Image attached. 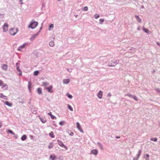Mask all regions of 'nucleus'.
<instances>
[{"label":"nucleus","mask_w":160,"mask_h":160,"mask_svg":"<svg viewBox=\"0 0 160 160\" xmlns=\"http://www.w3.org/2000/svg\"><path fill=\"white\" fill-rule=\"evenodd\" d=\"M0 87H1V88L4 90H8V85L4 83L2 81L0 80Z\"/></svg>","instance_id":"nucleus-1"},{"label":"nucleus","mask_w":160,"mask_h":160,"mask_svg":"<svg viewBox=\"0 0 160 160\" xmlns=\"http://www.w3.org/2000/svg\"><path fill=\"white\" fill-rule=\"evenodd\" d=\"M18 28H12L9 30V33L12 35H15L18 32Z\"/></svg>","instance_id":"nucleus-2"},{"label":"nucleus","mask_w":160,"mask_h":160,"mask_svg":"<svg viewBox=\"0 0 160 160\" xmlns=\"http://www.w3.org/2000/svg\"><path fill=\"white\" fill-rule=\"evenodd\" d=\"M38 22H37L32 21L30 23L28 27L32 29L35 28L38 25Z\"/></svg>","instance_id":"nucleus-3"},{"label":"nucleus","mask_w":160,"mask_h":160,"mask_svg":"<svg viewBox=\"0 0 160 160\" xmlns=\"http://www.w3.org/2000/svg\"><path fill=\"white\" fill-rule=\"evenodd\" d=\"M8 25L7 23H5L3 26V32H6L8 29Z\"/></svg>","instance_id":"nucleus-4"},{"label":"nucleus","mask_w":160,"mask_h":160,"mask_svg":"<svg viewBox=\"0 0 160 160\" xmlns=\"http://www.w3.org/2000/svg\"><path fill=\"white\" fill-rule=\"evenodd\" d=\"M57 142H58V143L59 145L61 147H62L64 148L66 150L68 149L67 147L66 146H65L64 145L63 142L62 141H61L59 140H58Z\"/></svg>","instance_id":"nucleus-5"},{"label":"nucleus","mask_w":160,"mask_h":160,"mask_svg":"<svg viewBox=\"0 0 160 160\" xmlns=\"http://www.w3.org/2000/svg\"><path fill=\"white\" fill-rule=\"evenodd\" d=\"M76 125H77V128L81 132H83L82 130V129L81 128V126L80 124H79V123L78 122H77L76 123Z\"/></svg>","instance_id":"nucleus-6"},{"label":"nucleus","mask_w":160,"mask_h":160,"mask_svg":"<svg viewBox=\"0 0 160 160\" xmlns=\"http://www.w3.org/2000/svg\"><path fill=\"white\" fill-rule=\"evenodd\" d=\"M103 92L102 91H100L97 94L98 98L101 99L102 98Z\"/></svg>","instance_id":"nucleus-7"},{"label":"nucleus","mask_w":160,"mask_h":160,"mask_svg":"<svg viewBox=\"0 0 160 160\" xmlns=\"http://www.w3.org/2000/svg\"><path fill=\"white\" fill-rule=\"evenodd\" d=\"M91 154L96 155L98 153V151L96 149H93L91 152Z\"/></svg>","instance_id":"nucleus-8"},{"label":"nucleus","mask_w":160,"mask_h":160,"mask_svg":"<svg viewBox=\"0 0 160 160\" xmlns=\"http://www.w3.org/2000/svg\"><path fill=\"white\" fill-rule=\"evenodd\" d=\"M52 86H50L49 87L47 88V89L48 91L50 92H53L52 89Z\"/></svg>","instance_id":"nucleus-9"},{"label":"nucleus","mask_w":160,"mask_h":160,"mask_svg":"<svg viewBox=\"0 0 160 160\" xmlns=\"http://www.w3.org/2000/svg\"><path fill=\"white\" fill-rule=\"evenodd\" d=\"M48 115H50L51 116V118L52 119H56V117L55 116H54L52 114V113L51 112L48 113Z\"/></svg>","instance_id":"nucleus-10"},{"label":"nucleus","mask_w":160,"mask_h":160,"mask_svg":"<svg viewBox=\"0 0 160 160\" xmlns=\"http://www.w3.org/2000/svg\"><path fill=\"white\" fill-rule=\"evenodd\" d=\"M0 98H2L4 99L7 100V97L4 95L2 93H0Z\"/></svg>","instance_id":"nucleus-11"},{"label":"nucleus","mask_w":160,"mask_h":160,"mask_svg":"<svg viewBox=\"0 0 160 160\" xmlns=\"http://www.w3.org/2000/svg\"><path fill=\"white\" fill-rule=\"evenodd\" d=\"M26 43L23 44L22 45L20 46L18 48V50L19 51L21 50V49L25 48V47L26 46Z\"/></svg>","instance_id":"nucleus-12"},{"label":"nucleus","mask_w":160,"mask_h":160,"mask_svg":"<svg viewBox=\"0 0 160 160\" xmlns=\"http://www.w3.org/2000/svg\"><path fill=\"white\" fill-rule=\"evenodd\" d=\"M135 17L137 21L139 22H142L141 19L138 16L136 15Z\"/></svg>","instance_id":"nucleus-13"},{"label":"nucleus","mask_w":160,"mask_h":160,"mask_svg":"<svg viewBox=\"0 0 160 160\" xmlns=\"http://www.w3.org/2000/svg\"><path fill=\"white\" fill-rule=\"evenodd\" d=\"M8 65L6 64H3L2 66V68L4 70H6L8 68Z\"/></svg>","instance_id":"nucleus-14"},{"label":"nucleus","mask_w":160,"mask_h":160,"mask_svg":"<svg viewBox=\"0 0 160 160\" xmlns=\"http://www.w3.org/2000/svg\"><path fill=\"white\" fill-rule=\"evenodd\" d=\"M4 103L9 107H11L12 105V103H11L8 101H5L4 102Z\"/></svg>","instance_id":"nucleus-15"},{"label":"nucleus","mask_w":160,"mask_h":160,"mask_svg":"<svg viewBox=\"0 0 160 160\" xmlns=\"http://www.w3.org/2000/svg\"><path fill=\"white\" fill-rule=\"evenodd\" d=\"M39 118L41 120V121L43 123H45L46 122V120L44 118H41L40 116L39 117Z\"/></svg>","instance_id":"nucleus-16"},{"label":"nucleus","mask_w":160,"mask_h":160,"mask_svg":"<svg viewBox=\"0 0 160 160\" xmlns=\"http://www.w3.org/2000/svg\"><path fill=\"white\" fill-rule=\"evenodd\" d=\"M70 82V80L69 79H64L63 81V82L64 84H67Z\"/></svg>","instance_id":"nucleus-17"},{"label":"nucleus","mask_w":160,"mask_h":160,"mask_svg":"<svg viewBox=\"0 0 160 160\" xmlns=\"http://www.w3.org/2000/svg\"><path fill=\"white\" fill-rule=\"evenodd\" d=\"M53 143L52 142H51L49 143L48 145V148L49 149H50L52 148L53 147Z\"/></svg>","instance_id":"nucleus-18"},{"label":"nucleus","mask_w":160,"mask_h":160,"mask_svg":"<svg viewBox=\"0 0 160 160\" xmlns=\"http://www.w3.org/2000/svg\"><path fill=\"white\" fill-rule=\"evenodd\" d=\"M49 135L52 138H54L55 135L54 134V133L53 132H51L49 133Z\"/></svg>","instance_id":"nucleus-19"},{"label":"nucleus","mask_w":160,"mask_h":160,"mask_svg":"<svg viewBox=\"0 0 160 160\" xmlns=\"http://www.w3.org/2000/svg\"><path fill=\"white\" fill-rule=\"evenodd\" d=\"M37 92L39 94H41L42 92V89L41 88H38L37 89Z\"/></svg>","instance_id":"nucleus-20"},{"label":"nucleus","mask_w":160,"mask_h":160,"mask_svg":"<svg viewBox=\"0 0 160 160\" xmlns=\"http://www.w3.org/2000/svg\"><path fill=\"white\" fill-rule=\"evenodd\" d=\"M54 27V25L53 24H52L50 26H49L48 28L49 30H51Z\"/></svg>","instance_id":"nucleus-21"},{"label":"nucleus","mask_w":160,"mask_h":160,"mask_svg":"<svg viewBox=\"0 0 160 160\" xmlns=\"http://www.w3.org/2000/svg\"><path fill=\"white\" fill-rule=\"evenodd\" d=\"M26 136L25 135H23L22 136V137L21 138V139L22 140H26Z\"/></svg>","instance_id":"nucleus-22"},{"label":"nucleus","mask_w":160,"mask_h":160,"mask_svg":"<svg viewBox=\"0 0 160 160\" xmlns=\"http://www.w3.org/2000/svg\"><path fill=\"white\" fill-rule=\"evenodd\" d=\"M143 30L144 32H145L147 33H149V30H148V29H146V28H145L144 27L143 28Z\"/></svg>","instance_id":"nucleus-23"},{"label":"nucleus","mask_w":160,"mask_h":160,"mask_svg":"<svg viewBox=\"0 0 160 160\" xmlns=\"http://www.w3.org/2000/svg\"><path fill=\"white\" fill-rule=\"evenodd\" d=\"M49 45L51 47H52L54 45V42L53 41H51L49 43Z\"/></svg>","instance_id":"nucleus-24"},{"label":"nucleus","mask_w":160,"mask_h":160,"mask_svg":"<svg viewBox=\"0 0 160 160\" xmlns=\"http://www.w3.org/2000/svg\"><path fill=\"white\" fill-rule=\"evenodd\" d=\"M68 108H69L70 111H73V109L71 106H70L69 105H68Z\"/></svg>","instance_id":"nucleus-25"},{"label":"nucleus","mask_w":160,"mask_h":160,"mask_svg":"<svg viewBox=\"0 0 160 160\" xmlns=\"http://www.w3.org/2000/svg\"><path fill=\"white\" fill-rule=\"evenodd\" d=\"M132 98L134 99L135 101H138V100L137 97L135 96H132Z\"/></svg>","instance_id":"nucleus-26"},{"label":"nucleus","mask_w":160,"mask_h":160,"mask_svg":"<svg viewBox=\"0 0 160 160\" xmlns=\"http://www.w3.org/2000/svg\"><path fill=\"white\" fill-rule=\"evenodd\" d=\"M151 140L153 141L154 142H156L157 141V138H151Z\"/></svg>","instance_id":"nucleus-27"},{"label":"nucleus","mask_w":160,"mask_h":160,"mask_svg":"<svg viewBox=\"0 0 160 160\" xmlns=\"http://www.w3.org/2000/svg\"><path fill=\"white\" fill-rule=\"evenodd\" d=\"M39 73V72L38 71H35L34 72V75L35 76L37 75Z\"/></svg>","instance_id":"nucleus-28"},{"label":"nucleus","mask_w":160,"mask_h":160,"mask_svg":"<svg viewBox=\"0 0 160 160\" xmlns=\"http://www.w3.org/2000/svg\"><path fill=\"white\" fill-rule=\"evenodd\" d=\"M65 123V121H61V122H59V124L61 125V126H62V125H64V124Z\"/></svg>","instance_id":"nucleus-29"},{"label":"nucleus","mask_w":160,"mask_h":160,"mask_svg":"<svg viewBox=\"0 0 160 160\" xmlns=\"http://www.w3.org/2000/svg\"><path fill=\"white\" fill-rule=\"evenodd\" d=\"M146 158V160H149V159H148V158L149 157V155L148 154H146L145 155V158Z\"/></svg>","instance_id":"nucleus-30"},{"label":"nucleus","mask_w":160,"mask_h":160,"mask_svg":"<svg viewBox=\"0 0 160 160\" xmlns=\"http://www.w3.org/2000/svg\"><path fill=\"white\" fill-rule=\"evenodd\" d=\"M31 86H32V84H31V83L30 82H29L28 88L30 90V88H31Z\"/></svg>","instance_id":"nucleus-31"},{"label":"nucleus","mask_w":160,"mask_h":160,"mask_svg":"<svg viewBox=\"0 0 160 160\" xmlns=\"http://www.w3.org/2000/svg\"><path fill=\"white\" fill-rule=\"evenodd\" d=\"M17 70L18 71H19L20 72V73L19 74L20 75H21L22 74V72H21V71L19 67L18 66H17Z\"/></svg>","instance_id":"nucleus-32"},{"label":"nucleus","mask_w":160,"mask_h":160,"mask_svg":"<svg viewBox=\"0 0 160 160\" xmlns=\"http://www.w3.org/2000/svg\"><path fill=\"white\" fill-rule=\"evenodd\" d=\"M67 95L68 98H72V96L71 95H70L68 93H67Z\"/></svg>","instance_id":"nucleus-33"},{"label":"nucleus","mask_w":160,"mask_h":160,"mask_svg":"<svg viewBox=\"0 0 160 160\" xmlns=\"http://www.w3.org/2000/svg\"><path fill=\"white\" fill-rule=\"evenodd\" d=\"M8 132L14 135L15 133L11 130H8Z\"/></svg>","instance_id":"nucleus-34"},{"label":"nucleus","mask_w":160,"mask_h":160,"mask_svg":"<svg viewBox=\"0 0 160 160\" xmlns=\"http://www.w3.org/2000/svg\"><path fill=\"white\" fill-rule=\"evenodd\" d=\"M99 16H100L98 14H95V15L94 16L95 18L96 19L98 18H99Z\"/></svg>","instance_id":"nucleus-35"},{"label":"nucleus","mask_w":160,"mask_h":160,"mask_svg":"<svg viewBox=\"0 0 160 160\" xmlns=\"http://www.w3.org/2000/svg\"><path fill=\"white\" fill-rule=\"evenodd\" d=\"M88 10V8L87 7H85L83 8V10L84 11H87Z\"/></svg>","instance_id":"nucleus-36"},{"label":"nucleus","mask_w":160,"mask_h":160,"mask_svg":"<svg viewBox=\"0 0 160 160\" xmlns=\"http://www.w3.org/2000/svg\"><path fill=\"white\" fill-rule=\"evenodd\" d=\"M100 22L101 23H102L104 21V20L103 19H100L99 20Z\"/></svg>","instance_id":"nucleus-37"},{"label":"nucleus","mask_w":160,"mask_h":160,"mask_svg":"<svg viewBox=\"0 0 160 160\" xmlns=\"http://www.w3.org/2000/svg\"><path fill=\"white\" fill-rule=\"evenodd\" d=\"M125 96H128L130 97H132V95L131 94H125Z\"/></svg>","instance_id":"nucleus-38"},{"label":"nucleus","mask_w":160,"mask_h":160,"mask_svg":"<svg viewBox=\"0 0 160 160\" xmlns=\"http://www.w3.org/2000/svg\"><path fill=\"white\" fill-rule=\"evenodd\" d=\"M48 84L46 82H43V85L44 86H46Z\"/></svg>","instance_id":"nucleus-39"},{"label":"nucleus","mask_w":160,"mask_h":160,"mask_svg":"<svg viewBox=\"0 0 160 160\" xmlns=\"http://www.w3.org/2000/svg\"><path fill=\"white\" fill-rule=\"evenodd\" d=\"M32 112L34 114H35L37 112V111L36 110H33V111H32Z\"/></svg>","instance_id":"nucleus-40"},{"label":"nucleus","mask_w":160,"mask_h":160,"mask_svg":"<svg viewBox=\"0 0 160 160\" xmlns=\"http://www.w3.org/2000/svg\"><path fill=\"white\" fill-rule=\"evenodd\" d=\"M2 124L1 122H0V128L2 127Z\"/></svg>","instance_id":"nucleus-41"},{"label":"nucleus","mask_w":160,"mask_h":160,"mask_svg":"<svg viewBox=\"0 0 160 160\" xmlns=\"http://www.w3.org/2000/svg\"><path fill=\"white\" fill-rule=\"evenodd\" d=\"M108 96L110 97L111 96V95L110 93H109L108 94Z\"/></svg>","instance_id":"nucleus-42"},{"label":"nucleus","mask_w":160,"mask_h":160,"mask_svg":"<svg viewBox=\"0 0 160 160\" xmlns=\"http://www.w3.org/2000/svg\"><path fill=\"white\" fill-rule=\"evenodd\" d=\"M157 44L158 45H159V46H160V43H159V42H157Z\"/></svg>","instance_id":"nucleus-43"},{"label":"nucleus","mask_w":160,"mask_h":160,"mask_svg":"<svg viewBox=\"0 0 160 160\" xmlns=\"http://www.w3.org/2000/svg\"><path fill=\"white\" fill-rule=\"evenodd\" d=\"M22 0H20V1L21 2V4H22Z\"/></svg>","instance_id":"nucleus-44"},{"label":"nucleus","mask_w":160,"mask_h":160,"mask_svg":"<svg viewBox=\"0 0 160 160\" xmlns=\"http://www.w3.org/2000/svg\"><path fill=\"white\" fill-rule=\"evenodd\" d=\"M116 138H119L120 137H119L116 136Z\"/></svg>","instance_id":"nucleus-45"},{"label":"nucleus","mask_w":160,"mask_h":160,"mask_svg":"<svg viewBox=\"0 0 160 160\" xmlns=\"http://www.w3.org/2000/svg\"><path fill=\"white\" fill-rule=\"evenodd\" d=\"M18 63H16V65H18Z\"/></svg>","instance_id":"nucleus-46"},{"label":"nucleus","mask_w":160,"mask_h":160,"mask_svg":"<svg viewBox=\"0 0 160 160\" xmlns=\"http://www.w3.org/2000/svg\"><path fill=\"white\" fill-rule=\"evenodd\" d=\"M100 147H101V148H102V146H100Z\"/></svg>","instance_id":"nucleus-47"},{"label":"nucleus","mask_w":160,"mask_h":160,"mask_svg":"<svg viewBox=\"0 0 160 160\" xmlns=\"http://www.w3.org/2000/svg\"><path fill=\"white\" fill-rule=\"evenodd\" d=\"M72 134H73V133H72Z\"/></svg>","instance_id":"nucleus-48"}]
</instances>
